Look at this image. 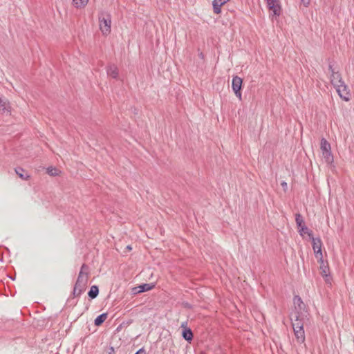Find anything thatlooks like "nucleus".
Listing matches in <instances>:
<instances>
[{"instance_id":"obj_7","label":"nucleus","mask_w":354,"mask_h":354,"mask_svg":"<svg viewBox=\"0 0 354 354\" xmlns=\"http://www.w3.org/2000/svg\"><path fill=\"white\" fill-rule=\"evenodd\" d=\"M269 10L272 11V15L280 16L281 13V6L279 0H266Z\"/></svg>"},{"instance_id":"obj_24","label":"nucleus","mask_w":354,"mask_h":354,"mask_svg":"<svg viewBox=\"0 0 354 354\" xmlns=\"http://www.w3.org/2000/svg\"><path fill=\"white\" fill-rule=\"evenodd\" d=\"M77 304V300L75 299V298H73L71 297V296H70L68 297V299H67V301H66V304L69 306H76Z\"/></svg>"},{"instance_id":"obj_33","label":"nucleus","mask_w":354,"mask_h":354,"mask_svg":"<svg viewBox=\"0 0 354 354\" xmlns=\"http://www.w3.org/2000/svg\"><path fill=\"white\" fill-rule=\"evenodd\" d=\"M120 327H121L120 326L119 327H118L116 330L119 331L120 330Z\"/></svg>"},{"instance_id":"obj_28","label":"nucleus","mask_w":354,"mask_h":354,"mask_svg":"<svg viewBox=\"0 0 354 354\" xmlns=\"http://www.w3.org/2000/svg\"><path fill=\"white\" fill-rule=\"evenodd\" d=\"M304 6L308 7L310 4V0H301Z\"/></svg>"},{"instance_id":"obj_25","label":"nucleus","mask_w":354,"mask_h":354,"mask_svg":"<svg viewBox=\"0 0 354 354\" xmlns=\"http://www.w3.org/2000/svg\"><path fill=\"white\" fill-rule=\"evenodd\" d=\"M82 293L81 292V290H76L75 288H73V290L71 293V297L73 298H77V297H80L81 296Z\"/></svg>"},{"instance_id":"obj_3","label":"nucleus","mask_w":354,"mask_h":354,"mask_svg":"<svg viewBox=\"0 0 354 354\" xmlns=\"http://www.w3.org/2000/svg\"><path fill=\"white\" fill-rule=\"evenodd\" d=\"M88 266L84 263L81 267L77 281L74 285V288L77 290H81L82 293H83L86 288L88 277Z\"/></svg>"},{"instance_id":"obj_30","label":"nucleus","mask_w":354,"mask_h":354,"mask_svg":"<svg viewBox=\"0 0 354 354\" xmlns=\"http://www.w3.org/2000/svg\"><path fill=\"white\" fill-rule=\"evenodd\" d=\"M114 353V348L113 346L110 347V351L109 354H113Z\"/></svg>"},{"instance_id":"obj_26","label":"nucleus","mask_w":354,"mask_h":354,"mask_svg":"<svg viewBox=\"0 0 354 354\" xmlns=\"http://www.w3.org/2000/svg\"><path fill=\"white\" fill-rule=\"evenodd\" d=\"M183 306L186 308H189V309H192V305L190 304L188 302H183Z\"/></svg>"},{"instance_id":"obj_31","label":"nucleus","mask_w":354,"mask_h":354,"mask_svg":"<svg viewBox=\"0 0 354 354\" xmlns=\"http://www.w3.org/2000/svg\"><path fill=\"white\" fill-rule=\"evenodd\" d=\"M126 250L127 251H131L132 250V247L130 245H128L127 247H126Z\"/></svg>"},{"instance_id":"obj_8","label":"nucleus","mask_w":354,"mask_h":354,"mask_svg":"<svg viewBox=\"0 0 354 354\" xmlns=\"http://www.w3.org/2000/svg\"><path fill=\"white\" fill-rule=\"evenodd\" d=\"M155 285L153 283H142L138 286L134 287L131 290V292L133 295H137L141 292H144L148 290H151L154 288Z\"/></svg>"},{"instance_id":"obj_14","label":"nucleus","mask_w":354,"mask_h":354,"mask_svg":"<svg viewBox=\"0 0 354 354\" xmlns=\"http://www.w3.org/2000/svg\"><path fill=\"white\" fill-rule=\"evenodd\" d=\"M320 264V270H321V274L326 277V281H327L328 280V277H330L329 274V268L328 265H326L324 263V259H322V261H318Z\"/></svg>"},{"instance_id":"obj_23","label":"nucleus","mask_w":354,"mask_h":354,"mask_svg":"<svg viewBox=\"0 0 354 354\" xmlns=\"http://www.w3.org/2000/svg\"><path fill=\"white\" fill-rule=\"evenodd\" d=\"M73 1L76 8H84L88 3V0H73Z\"/></svg>"},{"instance_id":"obj_17","label":"nucleus","mask_w":354,"mask_h":354,"mask_svg":"<svg viewBox=\"0 0 354 354\" xmlns=\"http://www.w3.org/2000/svg\"><path fill=\"white\" fill-rule=\"evenodd\" d=\"M106 318H107V313H102V314L99 315L95 319L94 324L96 326H99L102 325L104 322V321L106 320Z\"/></svg>"},{"instance_id":"obj_18","label":"nucleus","mask_w":354,"mask_h":354,"mask_svg":"<svg viewBox=\"0 0 354 354\" xmlns=\"http://www.w3.org/2000/svg\"><path fill=\"white\" fill-rule=\"evenodd\" d=\"M298 232L299 234L302 236H304L305 234H307L310 239L313 236V232L310 230H309L308 227L306 226V225H302V227L299 229Z\"/></svg>"},{"instance_id":"obj_1","label":"nucleus","mask_w":354,"mask_h":354,"mask_svg":"<svg viewBox=\"0 0 354 354\" xmlns=\"http://www.w3.org/2000/svg\"><path fill=\"white\" fill-rule=\"evenodd\" d=\"M328 70L330 73V83L336 88L339 96L344 101L348 102L350 100L351 95L348 88L343 81L340 73L338 71H335L333 62L330 59H328Z\"/></svg>"},{"instance_id":"obj_13","label":"nucleus","mask_w":354,"mask_h":354,"mask_svg":"<svg viewBox=\"0 0 354 354\" xmlns=\"http://www.w3.org/2000/svg\"><path fill=\"white\" fill-rule=\"evenodd\" d=\"M106 73L109 76L113 79H117L118 77V68L114 64L109 65L106 68Z\"/></svg>"},{"instance_id":"obj_22","label":"nucleus","mask_w":354,"mask_h":354,"mask_svg":"<svg viewBox=\"0 0 354 354\" xmlns=\"http://www.w3.org/2000/svg\"><path fill=\"white\" fill-rule=\"evenodd\" d=\"M46 172L48 175L51 176H57L59 175V173L60 172L59 169H57L56 167H48L46 169Z\"/></svg>"},{"instance_id":"obj_9","label":"nucleus","mask_w":354,"mask_h":354,"mask_svg":"<svg viewBox=\"0 0 354 354\" xmlns=\"http://www.w3.org/2000/svg\"><path fill=\"white\" fill-rule=\"evenodd\" d=\"M187 325V322H183L181 324V327L184 328L182 332V336L183 339L187 340V342H191L193 339V333L192 330L189 328L185 327Z\"/></svg>"},{"instance_id":"obj_32","label":"nucleus","mask_w":354,"mask_h":354,"mask_svg":"<svg viewBox=\"0 0 354 354\" xmlns=\"http://www.w3.org/2000/svg\"><path fill=\"white\" fill-rule=\"evenodd\" d=\"M199 57L203 59L204 57L203 53H199Z\"/></svg>"},{"instance_id":"obj_2","label":"nucleus","mask_w":354,"mask_h":354,"mask_svg":"<svg viewBox=\"0 0 354 354\" xmlns=\"http://www.w3.org/2000/svg\"><path fill=\"white\" fill-rule=\"evenodd\" d=\"M292 326L297 342H305V332L304 329V315L302 312L295 311L294 318H291Z\"/></svg>"},{"instance_id":"obj_19","label":"nucleus","mask_w":354,"mask_h":354,"mask_svg":"<svg viewBox=\"0 0 354 354\" xmlns=\"http://www.w3.org/2000/svg\"><path fill=\"white\" fill-rule=\"evenodd\" d=\"M322 156L326 163L330 164L333 162V156L331 153V150L329 151L323 152Z\"/></svg>"},{"instance_id":"obj_29","label":"nucleus","mask_w":354,"mask_h":354,"mask_svg":"<svg viewBox=\"0 0 354 354\" xmlns=\"http://www.w3.org/2000/svg\"><path fill=\"white\" fill-rule=\"evenodd\" d=\"M281 185L283 187V189L284 190H286L287 187H288V185H287V183H286L285 181H283L281 183Z\"/></svg>"},{"instance_id":"obj_6","label":"nucleus","mask_w":354,"mask_h":354,"mask_svg":"<svg viewBox=\"0 0 354 354\" xmlns=\"http://www.w3.org/2000/svg\"><path fill=\"white\" fill-rule=\"evenodd\" d=\"M310 239L312 240L313 249L314 250L315 257L318 259V261H322V242L321 239L319 237L315 238L313 236Z\"/></svg>"},{"instance_id":"obj_20","label":"nucleus","mask_w":354,"mask_h":354,"mask_svg":"<svg viewBox=\"0 0 354 354\" xmlns=\"http://www.w3.org/2000/svg\"><path fill=\"white\" fill-rule=\"evenodd\" d=\"M295 221H296L297 226L298 229L301 227L302 225H305L304 220L300 213H297L295 214Z\"/></svg>"},{"instance_id":"obj_5","label":"nucleus","mask_w":354,"mask_h":354,"mask_svg":"<svg viewBox=\"0 0 354 354\" xmlns=\"http://www.w3.org/2000/svg\"><path fill=\"white\" fill-rule=\"evenodd\" d=\"M243 79L237 75L232 77V88L236 97L240 100H242V89Z\"/></svg>"},{"instance_id":"obj_4","label":"nucleus","mask_w":354,"mask_h":354,"mask_svg":"<svg viewBox=\"0 0 354 354\" xmlns=\"http://www.w3.org/2000/svg\"><path fill=\"white\" fill-rule=\"evenodd\" d=\"M100 30L104 35L111 32V15L106 11H102L98 16Z\"/></svg>"},{"instance_id":"obj_15","label":"nucleus","mask_w":354,"mask_h":354,"mask_svg":"<svg viewBox=\"0 0 354 354\" xmlns=\"http://www.w3.org/2000/svg\"><path fill=\"white\" fill-rule=\"evenodd\" d=\"M320 145H321L320 148H321L322 153L326 152V151H329L331 150L330 144L324 138H322L321 139Z\"/></svg>"},{"instance_id":"obj_21","label":"nucleus","mask_w":354,"mask_h":354,"mask_svg":"<svg viewBox=\"0 0 354 354\" xmlns=\"http://www.w3.org/2000/svg\"><path fill=\"white\" fill-rule=\"evenodd\" d=\"M17 174L23 180H26L29 178V176L26 173L25 170L21 167H17L15 169Z\"/></svg>"},{"instance_id":"obj_16","label":"nucleus","mask_w":354,"mask_h":354,"mask_svg":"<svg viewBox=\"0 0 354 354\" xmlns=\"http://www.w3.org/2000/svg\"><path fill=\"white\" fill-rule=\"evenodd\" d=\"M99 294V288L96 285H93L91 287L88 292V296L91 299H93L97 297Z\"/></svg>"},{"instance_id":"obj_12","label":"nucleus","mask_w":354,"mask_h":354,"mask_svg":"<svg viewBox=\"0 0 354 354\" xmlns=\"http://www.w3.org/2000/svg\"><path fill=\"white\" fill-rule=\"evenodd\" d=\"M293 301L295 306L296 311L301 312L302 310H304L305 304L299 295H295L294 297Z\"/></svg>"},{"instance_id":"obj_27","label":"nucleus","mask_w":354,"mask_h":354,"mask_svg":"<svg viewBox=\"0 0 354 354\" xmlns=\"http://www.w3.org/2000/svg\"><path fill=\"white\" fill-rule=\"evenodd\" d=\"M135 354H146L145 348L142 347L136 351Z\"/></svg>"},{"instance_id":"obj_11","label":"nucleus","mask_w":354,"mask_h":354,"mask_svg":"<svg viewBox=\"0 0 354 354\" xmlns=\"http://www.w3.org/2000/svg\"><path fill=\"white\" fill-rule=\"evenodd\" d=\"M230 0H214L212 2L213 10L216 14H220L221 12V6Z\"/></svg>"},{"instance_id":"obj_10","label":"nucleus","mask_w":354,"mask_h":354,"mask_svg":"<svg viewBox=\"0 0 354 354\" xmlns=\"http://www.w3.org/2000/svg\"><path fill=\"white\" fill-rule=\"evenodd\" d=\"M0 112L2 113H9L10 112L9 102L3 97H0Z\"/></svg>"}]
</instances>
